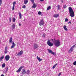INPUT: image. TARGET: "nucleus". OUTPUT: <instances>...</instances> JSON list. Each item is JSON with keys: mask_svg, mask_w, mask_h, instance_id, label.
Segmentation results:
<instances>
[{"mask_svg": "<svg viewBox=\"0 0 76 76\" xmlns=\"http://www.w3.org/2000/svg\"><path fill=\"white\" fill-rule=\"evenodd\" d=\"M19 26H21V24H20V23H19Z\"/></svg>", "mask_w": 76, "mask_h": 76, "instance_id": "49530a36", "label": "nucleus"}, {"mask_svg": "<svg viewBox=\"0 0 76 76\" xmlns=\"http://www.w3.org/2000/svg\"><path fill=\"white\" fill-rule=\"evenodd\" d=\"M66 7H67L66 6V5H64L63 7V8H64V9H65Z\"/></svg>", "mask_w": 76, "mask_h": 76, "instance_id": "bb28decb", "label": "nucleus"}, {"mask_svg": "<svg viewBox=\"0 0 76 76\" xmlns=\"http://www.w3.org/2000/svg\"><path fill=\"white\" fill-rule=\"evenodd\" d=\"M4 58V56H2L0 58V61H2L3 59Z\"/></svg>", "mask_w": 76, "mask_h": 76, "instance_id": "2eb2a0df", "label": "nucleus"}, {"mask_svg": "<svg viewBox=\"0 0 76 76\" xmlns=\"http://www.w3.org/2000/svg\"><path fill=\"white\" fill-rule=\"evenodd\" d=\"M7 71H8V67H7V69L5 71V73H6V72H7Z\"/></svg>", "mask_w": 76, "mask_h": 76, "instance_id": "cd10ccee", "label": "nucleus"}, {"mask_svg": "<svg viewBox=\"0 0 76 76\" xmlns=\"http://www.w3.org/2000/svg\"><path fill=\"white\" fill-rule=\"evenodd\" d=\"M30 72V71H29V70H28L27 71L26 74L27 75H29Z\"/></svg>", "mask_w": 76, "mask_h": 76, "instance_id": "4be33fe9", "label": "nucleus"}, {"mask_svg": "<svg viewBox=\"0 0 76 76\" xmlns=\"http://www.w3.org/2000/svg\"><path fill=\"white\" fill-rule=\"evenodd\" d=\"M25 20L24 19V20H23V21H25Z\"/></svg>", "mask_w": 76, "mask_h": 76, "instance_id": "de8ad7c7", "label": "nucleus"}, {"mask_svg": "<svg viewBox=\"0 0 76 76\" xmlns=\"http://www.w3.org/2000/svg\"><path fill=\"white\" fill-rule=\"evenodd\" d=\"M42 37H45V34H43V35H42Z\"/></svg>", "mask_w": 76, "mask_h": 76, "instance_id": "2f4dec72", "label": "nucleus"}, {"mask_svg": "<svg viewBox=\"0 0 76 76\" xmlns=\"http://www.w3.org/2000/svg\"><path fill=\"white\" fill-rule=\"evenodd\" d=\"M48 51V53H50V54H53L54 56H56V53H55L54 52H53L50 49H47Z\"/></svg>", "mask_w": 76, "mask_h": 76, "instance_id": "20e7f679", "label": "nucleus"}, {"mask_svg": "<svg viewBox=\"0 0 76 76\" xmlns=\"http://www.w3.org/2000/svg\"><path fill=\"white\" fill-rule=\"evenodd\" d=\"M57 7H58V10H59V9H60V5L58 4Z\"/></svg>", "mask_w": 76, "mask_h": 76, "instance_id": "c85d7f7f", "label": "nucleus"}, {"mask_svg": "<svg viewBox=\"0 0 76 76\" xmlns=\"http://www.w3.org/2000/svg\"><path fill=\"white\" fill-rule=\"evenodd\" d=\"M15 4H16V2H13V6H15Z\"/></svg>", "mask_w": 76, "mask_h": 76, "instance_id": "72a5a7b5", "label": "nucleus"}, {"mask_svg": "<svg viewBox=\"0 0 76 76\" xmlns=\"http://www.w3.org/2000/svg\"><path fill=\"white\" fill-rule=\"evenodd\" d=\"M30 1L32 2V4H33V5L32 6V8H35L36 7H37V4H35L34 2V0H30Z\"/></svg>", "mask_w": 76, "mask_h": 76, "instance_id": "7ed1b4c3", "label": "nucleus"}, {"mask_svg": "<svg viewBox=\"0 0 76 76\" xmlns=\"http://www.w3.org/2000/svg\"><path fill=\"white\" fill-rule=\"evenodd\" d=\"M12 37H11L10 38V43H11V42H12Z\"/></svg>", "mask_w": 76, "mask_h": 76, "instance_id": "5701e85b", "label": "nucleus"}, {"mask_svg": "<svg viewBox=\"0 0 76 76\" xmlns=\"http://www.w3.org/2000/svg\"><path fill=\"white\" fill-rule=\"evenodd\" d=\"M23 66H21L16 71V72H17V73H19V72H20V71H21L22 68H23Z\"/></svg>", "mask_w": 76, "mask_h": 76, "instance_id": "9d476101", "label": "nucleus"}, {"mask_svg": "<svg viewBox=\"0 0 76 76\" xmlns=\"http://www.w3.org/2000/svg\"><path fill=\"white\" fill-rule=\"evenodd\" d=\"M61 73H59V74H58V76H60V75H61Z\"/></svg>", "mask_w": 76, "mask_h": 76, "instance_id": "ea45409f", "label": "nucleus"}, {"mask_svg": "<svg viewBox=\"0 0 76 76\" xmlns=\"http://www.w3.org/2000/svg\"><path fill=\"white\" fill-rule=\"evenodd\" d=\"M1 76H4L3 74H2V75H1Z\"/></svg>", "mask_w": 76, "mask_h": 76, "instance_id": "c03bdc74", "label": "nucleus"}, {"mask_svg": "<svg viewBox=\"0 0 76 76\" xmlns=\"http://www.w3.org/2000/svg\"><path fill=\"white\" fill-rule=\"evenodd\" d=\"M15 21H16V19L15 18H13L12 19V22H15Z\"/></svg>", "mask_w": 76, "mask_h": 76, "instance_id": "b1692460", "label": "nucleus"}, {"mask_svg": "<svg viewBox=\"0 0 76 76\" xmlns=\"http://www.w3.org/2000/svg\"><path fill=\"white\" fill-rule=\"evenodd\" d=\"M22 8H23L24 9H25V8H26V6H25V5H23L22 7Z\"/></svg>", "mask_w": 76, "mask_h": 76, "instance_id": "e433bc0d", "label": "nucleus"}, {"mask_svg": "<svg viewBox=\"0 0 76 76\" xmlns=\"http://www.w3.org/2000/svg\"><path fill=\"white\" fill-rule=\"evenodd\" d=\"M68 23H71V22L69 21Z\"/></svg>", "mask_w": 76, "mask_h": 76, "instance_id": "79ce46f5", "label": "nucleus"}, {"mask_svg": "<svg viewBox=\"0 0 76 76\" xmlns=\"http://www.w3.org/2000/svg\"><path fill=\"white\" fill-rule=\"evenodd\" d=\"M28 0H25L24 1V3L25 4H27V3H28Z\"/></svg>", "mask_w": 76, "mask_h": 76, "instance_id": "412c9836", "label": "nucleus"}, {"mask_svg": "<svg viewBox=\"0 0 76 76\" xmlns=\"http://www.w3.org/2000/svg\"><path fill=\"white\" fill-rule=\"evenodd\" d=\"M2 3V0H0V6L1 5V4Z\"/></svg>", "mask_w": 76, "mask_h": 76, "instance_id": "c756f323", "label": "nucleus"}, {"mask_svg": "<svg viewBox=\"0 0 76 76\" xmlns=\"http://www.w3.org/2000/svg\"><path fill=\"white\" fill-rule=\"evenodd\" d=\"M15 9V6L13 5L12 10H14Z\"/></svg>", "mask_w": 76, "mask_h": 76, "instance_id": "58836bf2", "label": "nucleus"}, {"mask_svg": "<svg viewBox=\"0 0 76 76\" xmlns=\"http://www.w3.org/2000/svg\"><path fill=\"white\" fill-rule=\"evenodd\" d=\"M37 58L39 61H42V59L38 57V56L37 57Z\"/></svg>", "mask_w": 76, "mask_h": 76, "instance_id": "dca6fc26", "label": "nucleus"}, {"mask_svg": "<svg viewBox=\"0 0 76 76\" xmlns=\"http://www.w3.org/2000/svg\"><path fill=\"white\" fill-rule=\"evenodd\" d=\"M65 22H67V21H68V19H67V18H66L65 19Z\"/></svg>", "mask_w": 76, "mask_h": 76, "instance_id": "f704fd0d", "label": "nucleus"}, {"mask_svg": "<svg viewBox=\"0 0 76 76\" xmlns=\"http://www.w3.org/2000/svg\"><path fill=\"white\" fill-rule=\"evenodd\" d=\"M9 20H10V22H12V18H9Z\"/></svg>", "mask_w": 76, "mask_h": 76, "instance_id": "7c9ffc66", "label": "nucleus"}, {"mask_svg": "<svg viewBox=\"0 0 76 76\" xmlns=\"http://www.w3.org/2000/svg\"><path fill=\"white\" fill-rule=\"evenodd\" d=\"M19 15V16L20 17V19H22V14H21V13H20V12H19L18 13Z\"/></svg>", "mask_w": 76, "mask_h": 76, "instance_id": "4468645a", "label": "nucleus"}, {"mask_svg": "<svg viewBox=\"0 0 76 76\" xmlns=\"http://www.w3.org/2000/svg\"><path fill=\"white\" fill-rule=\"evenodd\" d=\"M5 59L6 61H9V59H10V56L9 55L6 56L5 57Z\"/></svg>", "mask_w": 76, "mask_h": 76, "instance_id": "6e6552de", "label": "nucleus"}, {"mask_svg": "<svg viewBox=\"0 0 76 76\" xmlns=\"http://www.w3.org/2000/svg\"><path fill=\"white\" fill-rule=\"evenodd\" d=\"M23 54V51L22 50L20 51V52L18 53V56H21L22 54Z\"/></svg>", "mask_w": 76, "mask_h": 76, "instance_id": "f8f14e48", "label": "nucleus"}, {"mask_svg": "<svg viewBox=\"0 0 76 76\" xmlns=\"http://www.w3.org/2000/svg\"><path fill=\"white\" fill-rule=\"evenodd\" d=\"M75 45H75L71 47L69 51V53H71V52H72V51H73V48H74L75 47Z\"/></svg>", "mask_w": 76, "mask_h": 76, "instance_id": "0eeeda50", "label": "nucleus"}, {"mask_svg": "<svg viewBox=\"0 0 76 76\" xmlns=\"http://www.w3.org/2000/svg\"><path fill=\"white\" fill-rule=\"evenodd\" d=\"M47 44L49 46H50V47H52V46H53V43H52L50 42V39L48 40Z\"/></svg>", "mask_w": 76, "mask_h": 76, "instance_id": "39448f33", "label": "nucleus"}, {"mask_svg": "<svg viewBox=\"0 0 76 76\" xmlns=\"http://www.w3.org/2000/svg\"><path fill=\"white\" fill-rule=\"evenodd\" d=\"M12 44V45L11 47V48H14L16 46V44L14 42H13Z\"/></svg>", "mask_w": 76, "mask_h": 76, "instance_id": "9b49d317", "label": "nucleus"}, {"mask_svg": "<svg viewBox=\"0 0 76 76\" xmlns=\"http://www.w3.org/2000/svg\"><path fill=\"white\" fill-rule=\"evenodd\" d=\"M56 67V65H54V66H53V67H52V68L53 69H55V67Z\"/></svg>", "mask_w": 76, "mask_h": 76, "instance_id": "4c0bfd02", "label": "nucleus"}, {"mask_svg": "<svg viewBox=\"0 0 76 76\" xmlns=\"http://www.w3.org/2000/svg\"><path fill=\"white\" fill-rule=\"evenodd\" d=\"M6 66V64L5 63H4L2 65V67H4Z\"/></svg>", "mask_w": 76, "mask_h": 76, "instance_id": "393cba45", "label": "nucleus"}, {"mask_svg": "<svg viewBox=\"0 0 76 76\" xmlns=\"http://www.w3.org/2000/svg\"><path fill=\"white\" fill-rule=\"evenodd\" d=\"M12 29H14L15 28V24H13L12 26Z\"/></svg>", "mask_w": 76, "mask_h": 76, "instance_id": "ddd939ff", "label": "nucleus"}, {"mask_svg": "<svg viewBox=\"0 0 76 76\" xmlns=\"http://www.w3.org/2000/svg\"><path fill=\"white\" fill-rule=\"evenodd\" d=\"M69 13L70 16L71 17H74L75 16V13L73 10V9L71 7L69 8Z\"/></svg>", "mask_w": 76, "mask_h": 76, "instance_id": "f03ea898", "label": "nucleus"}, {"mask_svg": "<svg viewBox=\"0 0 76 76\" xmlns=\"http://www.w3.org/2000/svg\"><path fill=\"white\" fill-rule=\"evenodd\" d=\"M7 52H8L7 50H5V51H4L5 54H7Z\"/></svg>", "mask_w": 76, "mask_h": 76, "instance_id": "473e14b6", "label": "nucleus"}, {"mask_svg": "<svg viewBox=\"0 0 76 76\" xmlns=\"http://www.w3.org/2000/svg\"><path fill=\"white\" fill-rule=\"evenodd\" d=\"M44 23V19H43L41 20L40 22H39V25L40 26H42L43 25Z\"/></svg>", "mask_w": 76, "mask_h": 76, "instance_id": "423d86ee", "label": "nucleus"}, {"mask_svg": "<svg viewBox=\"0 0 76 76\" xmlns=\"http://www.w3.org/2000/svg\"><path fill=\"white\" fill-rule=\"evenodd\" d=\"M64 29L66 31H68V29H67V28H66V26H64Z\"/></svg>", "mask_w": 76, "mask_h": 76, "instance_id": "f3484780", "label": "nucleus"}, {"mask_svg": "<svg viewBox=\"0 0 76 76\" xmlns=\"http://www.w3.org/2000/svg\"><path fill=\"white\" fill-rule=\"evenodd\" d=\"M61 2H62V3H63V0H61Z\"/></svg>", "mask_w": 76, "mask_h": 76, "instance_id": "a18cd8bd", "label": "nucleus"}, {"mask_svg": "<svg viewBox=\"0 0 76 76\" xmlns=\"http://www.w3.org/2000/svg\"><path fill=\"white\" fill-rule=\"evenodd\" d=\"M5 50H7V47L5 48Z\"/></svg>", "mask_w": 76, "mask_h": 76, "instance_id": "c9c22d12", "label": "nucleus"}, {"mask_svg": "<svg viewBox=\"0 0 76 76\" xmlns=\"http://www.w3.org/2000/svg\"><path fill=\"white\" fill-rule=\"evenodd\" d=\"M34 50H37V48L38 47V45L36 44H34Z\"/></svg>", "mask_w": 76, "mask_h": 76, "instance_id": "1a4fd4ad", "label": "nucleus"}, {"mask_svg": "<svg viewBox=\"0 0 76 76\" xmlns=\"http://www.w3.org/2000/svg\"><path fill=\"white\" fill-rule=\"evenodd\" d=\"M50 41H51L52 42H53L56 47H57L60 46V42L59 40H56L55 39H51Z\"/></svg>", "mask_w": 76, "mask_h": 76, "instance_id": "f257e3e1", "label": "nucleus"}, {"mask_svg": "<svg viewBox=\"0 0 76 76\" xmlns=\"http://www.w3.org/2000/svg\"><path fill=\"white\" fill-rule=\"evenodd\" d=\"M44 0H40V1H44Z\"/></svg>", "mask_w": 76, "mask_h": 76, "instance_id": "a19ab883", "label": "nucleus"}, {"mask_svg": "<svg viewBox=\"0 0 76 76\" xmlns=\"http://www.w3.org/2000/svg\"><path fill=\"white\" fill-rule=\"evenodd\" d=\"M58 16H59L58 14H55L54 15V18H57L58 17Z\"/></svg>", "mask_w": 76, "mask_h": 76, "instance_id": "a211bd4d", "label": "nucleus"}, {"mask_svg": "<svg viewBox=\"0 0 76 76\" xmlns=\"http://www.w3.org/2000/svg\"><path fill=\"white\" fill-rule=\"evenodd\" d=\"M57 64H56L55 65V66H57Z\"/></svg>", "mask_w": 76, "mask_h": 76, "instance_id": "37998d69", "label": "nucleus"}, {"mask_svg": "<svg viewBox=\"0 0 76 76\" xmlns=\"http://www.w3.org/2000/svg\"><path fill=\"white\" fill-rule=\"evenodd\" d=\"M20 76H22V75H21Z\"/></svg>", "mask_w": 76, "mask_h": 76, "instance_id": "09e8293b", "label": "nucleus"}, {"mask_svg": "<svg viewBox=\"0 0 76 76\" xmlns=\"http://www.w3.org/2000/svg\"><path fill=\"white\" fill-rule=\"evenodd\" d=\"M50 9H51V6H49L47 8V10H49Z\"/></svg>", "mask_w": 76, "mask_h": 76, "instance_id": "aec40b11", "label": "nucleus"}, {"mask_svg": "<svg viewBox=\"0 0 76 76\" xmlns=\"http://www.w3.org/2000/svg\"><path fill=\"white\" fill-rule=\"evenodd\" d=\"M41 13H42L40 11H39L38 12V14L39 15H41Z\"/></svg>", "mask_w": 76, "mask_h": 76, "instance_id": "a878e982", "label": "nucleus"}, {"mask_svg": "<svg viewBox=\"0 0 76 76\" xmlns=\"http://www.w3.org/2000/svg\"><path fill=\"white\" fill-rule=\"evenodd\" d=\"M23 72H22V75H23V74H25V73H26V71L25 69H23Z\"/></svg>", "mask_w": 76, "mask_h": 76, "instance_id": "6ab92c4d", "label": "nucleus"}]
</instances>
